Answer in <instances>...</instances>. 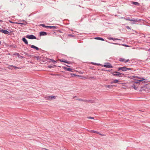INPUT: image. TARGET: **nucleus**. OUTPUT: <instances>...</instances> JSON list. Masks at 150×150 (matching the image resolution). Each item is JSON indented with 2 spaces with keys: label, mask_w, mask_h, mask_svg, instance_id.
<instances>
[{
  "label": "nucleus",
  "mask_w": 150,
  "mask_h": 150,
  "mask_svg": "<svg viewBox=\"0 0 150 150\" xmlns=\"http://www.w3.org/2000/svg\"><path fill=\"white\" fill-rule=\"evenodd\" d=\"M132 68H127L126 67H119L118 68V71H127L128 70H132Z\"/></svg>",
  "instance_id": "f257e3e1"
},
{
  "label": "nucleus",
  "mask_w": 150,
  "mask_h": 150,
  "mask_svg": "<svg viewBox=\"0 0 150 150\" xmlns=\"http://www.w3.org/2000/svg\"><path fill=\"white\" fill-rule=\"evenodd\" d=\"M113 76H118L119 77H123L125 76V75L123 73L115 71L113 72Z\"/></svg>",
  "instance_id": "f03ea898"
},
{
  "label": "nucleus",
  "mask_w": 150,
  "mask_h": 150,
  "mask_svg": "<svg viewBox=\"0 0 150 150\" xmlns=\"http://www.w3.org/2000/svg\"><path fill=\"white\" fill-rule=\"evenodd\" d=\"M26 38H27L31 39H36V37L34 35H27L26 36Z\"/></svg>",
  "instance_id": "7ed1b4c3"
},
{
  "label": "nucleus",
  "mask_w": 150,
  "mask_h": 150,
  "mask_svg": "<svg viewBox=\"0 0 150 150\" xmlns=\"http://www.w3.org/2000/svg\"><path fill=\"white\" fill-rule=\"evenodd\" d=\"M139 79H138V81H139V84H142V83H145V81H144L145 80V79H144V78H139Z\"/></svg>",
  "instance_id": "20e7f679"
},
{
  "label": "nucleus",
  "mask_w": 150,
  "mask_h": 150,
  "mask_svg": "<svg viewBox=\"0 0 150 150\" xmlns=\"http://www.w3.org/2000/svg\"><path fill=\"white\" fill-rule=\"evenodd\" d=\"M119 61L121 62H123L125 63H126L127 62H128L129 61V59H127L126 60H125V59L124 58H120L119 59Z\"/></svg>",
  "instance_id": "39448f33"
},
{
  "label": "nucleus",
  "mask_w": 150,
  "mask_h": 150,
  "mask_svg": "<svg viewBox=\"0 0 150 150\" xmlns=\"http://www.w3.org/2000/svg\"><path fill=\"white\" fill-rule=\"evenodd\" d=\"M47 28H49L50 29H52L54 30H55L57 29V28L56 26H47L46 27Z\"/></svg>",
  "instance_id": "423d86ee"
},
{
  "label": "nucleus",
  "mask_w": 150,
  "mask_h": 150,
  "mask_svg": "<svg viewBox=\"0 0 150 150\" xmlns=\"http://www.w3.org/2000/svg\"><path fill=\"white\" fill-rule=\"evenodd\" d=\"M1 31H2L1 33H4L6 34H7L8 35H9V32L7 30H4L2 29V30H1Z\"/></svg>",
  "instance_id": "0eeeda50"
},
{
  "label": "nucleus",
  "mask_w": 150,
  "mask_h": 150,
  "mask_svg": "<svg viewBox=\"0 0 150 150\" xmlns=\"http://www.w3.org/2000/svg\"><path fill=\"white\" fill-rule=\"evenodd\" d=\"M104 67L107 68H111L112 67V66L110 65V64L108 63L105 64L104 65Z\"/></svg>",
  "instance_id": "6e6552de"
},
{
  "label": "nucleus",
  "mask_w": 150,
  "mask_h": 150,
  "mask_svg": "<svg viewBox=\"0 0 150 150\" xmlns=\"http://www.w3.org/2000/svg\"><path fill=\"white\" fill-rule=\"evenodd\" d=\"M125 18V19L126 20H127V21H134V22H137L138 21L137 19H136V20L132 19H129V18Z\"/></svg>",
  "instance_id": "1a4fd4ad"
},
{
  "label": "nucleus",
  "mask_w": 150,
  "mask_h": 150,
  "mask_svg": "<svg viewBox=\"0 0 150 150\" xmlns=\"http://www.w3.org/2000/svg\"><path fill=\"white\" fill-rule=\"evenodd\" d=\"M47 35V33L46 32H41L40 33V36H44V35Z\"/></svg>",
  "instance_id": "9d476101"
},
{
  "label": "nucleus",
  "mask_w": 150,
  "mask_h": 150,
  "mask_svg": "<svg viewBox=\"0 0 150 150\" xmlns=\"http://www.w3.org/2000/svg\"><path fill=\"white\" fill-rule=\"evenodd\" d=\"M63 68L65 70L67 71H71V72L73 71L72 69L71 68H67L66 67H64Z\"/></svg>",
  "instance_id": "9b49d317"
},
{
  "label": "nucleus",
  "mask_w": 150,
  "mask_h": 150,
  "mask_svg": "<svg viewBox=\"0 0 150 150\" xmlns=\"http://www.w3.org/2000/svg\"><path fill=\"white\" fill-rule=\"evenodd\" d=\"M22 40L23 42H24V43L26 44H28V42L26 39L25 38H22Z\"/></svg>",
  "instance_id": "f8f14e48"
},
{
  "label": "nucleus",
  "mask_w": 150,
  "mask_h": 150,
  "mask_svg": "<svg viewBox=\"0 0 150 150\" xmlns=\"http://www.w3.org/2000/svg\"><path fill=\"white\" fill-rule=\"evenodd\" d=\"M31 47L32 48L35 49L37 50H39V48L38 47L33 45H31Z\"/></svg>",
  "instance_id": "ddd939ff"
},
{
  "label": "nucleus",
  "mask_w": 150,
  "mask_h": 150,
  "mask_svg": "<svg viewBox=\"0 0 150 150\" xmlns=\"http://www.w3.org/2000/svg\"><path fill=\"white\" fill-rule=\"evenodd\" d=\"M95 39H97L98 40H100L102 41H104V40L102 38H100V37H96L95 38Z\"/></svg>",
  "instance_id": "4468645a"
},
{
  "label": "nucleus",
  "mask_w": 150,
  "mask_h": 150,
  "mask_svg": "<svg viewBox=\"0 0 150 150\" xmlns=\"http://www.w3.org/2000/svg\"><path fill=\"white\" fill-rule=\"evenodd\" d=\"M133 4L137 6H138L139 5V3L137 2H133Z\"/></svg>",
  "instance_id": "2eb2a0df"
},
{
  "label": "nucleus",
  "mask_w": 150,
  "mask_h": 150,
  "mask_svg": "<svg viewBox=\"0 0 150 150\" xmlns=\"http://www.w3.org/2000/svg\"><path fill=\"white\" fill-rule=\"evenodd\" d=\"M105 87L106 88H111L112 87V86L108 85H105Z\"/></svg>",
  "instance_id": "dca6fc26"
},
{
  "label": "nucleus",
  "mask_w": 150,
  "mask_h": 150,
  "mask_svg": "<svg viewBox=\"0 0 150 150\" xmlns=\"http://www.w3.org/2000/svg\"><path fill=\"white\" fill-rule=\"evenodd\" d=\"M119 81V80L117 79H115L113 80V83H116Z\"/></svg>",
  "instance_id": "f3484780"
},
{
  "label": "nucleus",
  "mask_w": 150,
  "mask_h": 150,
  "mask_svg": "<svg viewBox=\"0 0 150 150\" xmlns=\"http://www.w3.org/2000/svg\"><path fill=\"white\" fill-rule=\"evenodd\" d=\"M138 81V79H135L134 81V83H137V84L139 83V81Z\"/></svg>",
  "instance_id": "a211bd4d"
},
{
  "label": "nucleus",
  "mask_w": 150,
  "mask_h": 150,
  "mask_svg": "<svg viewBox=\"0 0 150 150\" xmlns=\"http://www.w3.org/2000/svg\"><path fill=\"white\" fill-rule=\"evenodd\" d=\"M132 86L136 90L138 88L137 87H136L135 85L134 84Z\"/></svg>",
  "instance_id": "6ab92c4d"
},
{
  "label": "nucleus",
  "mask_w": 150,
  "mask_h": 150,
  "mask_svg": "<svg viewBox=\"0 0 150 150\" xmlns=\"http://www.w3.org/2000/svg\"><path fill=\"white\" fill-rule=\"evenodd\" d=\"M88 103H94V100H88Z\"/></svg>",
  "instance_id": "aec40b11"
},
{
  "label": "nucleus",
  "mask_w": 150,
  "mask_h": 150,
  "mask_svg": "<svg viewBox=\"0 0 150 150\" xmlns=\"http://www.w3.org/2000/svg\"><path fill=\"white\" fill-rule=\"evenodd\" d=\"M41 25H42L43 27H44L45 28H47V26H46L45 24H41Z\"/></svg>",
  "instance_id": "412c9836"
},
{
  "label": "nucleus",
  "mask_w": 150,
  "mask_h": 150,
  "mask_svg": "<svg viewBox=\"0 0 150 150\" xmlns=\"http://www.w3.org/2000/svg\"><path fill=\"white\" fill-rule=\"evenodd\" d=\"M47 99L49 100H52L50 96L47 97Z\"/></svg>",
  "instance_id": "4be33fe9"
},
{
  "label": "nucleus",
  "mask_w": 150,
  "mask_h": 150,
  "mask_svg": "<svg viewBox=\"0 0 150 150\" xmlns=\"http://www.w3.org/2000/svg\"><path fill=\"white\" fill-rule=\"evenodd\" d=\"M90 132H93V133H97V131H96L92 130H91Z\"/></svg>",
  "instance_id": "5701e85b"
},
{
  "label": "nucleus",
  "mask_w": 150,
  "mask_h": 150,
  "mask_svg": "<svg viewBox=\"0 0 150 150\" xmlns=\"http://www.w3.org/2000/svg\"><path fill=\"white\" fill-rule=\"evenodd\" d=\"M76 100H78L79 101H83V99H82L81 98L77 99H76Z\"/></svg>",
  "instance_id": "b1692460"
},
{
  "label": "nucleus",
  "mask_w": 150,
  "mask_h": 150,
  "mask_svg": "<svg viewBox=\"0 0 150 150\" xmlns=\"http://www.w3.org/2000/svg\"><path fill=\"white\" fill-rule=\"evenodd\" d=\"M126 28L128 29H129V30H130L131 29V28H130V27H129V26H126Z\"/></svg>",
  "instance_id": "393cba45"
},
{
  "label": "nucleus",
  "mask_w": 150,
  "mask_h": 150,
  "mask_svg": "<svg viewBox=\"0 0 150 150\" xmlns=\"http://www.w3.org/2000/svg\"><path fill=\"white\" fill-rule=\"evenodd\" d=\"M51 99H55L56 98V96H50Z\"/></svg>",
  "instance_id": "a878e982"
},
{
  "label": "nucleus",
  "mask_w": 150,
  "mask_h": 150,
  "mask_svg": "<svg viewBox=\"0 0 150 150\" xmlns=\"http://www.w3.org/2000/svg\"><path fill=\"white\" fill-rule=\"evenodd\" d=\"M94 79V77L91 76L89 77V79Z\"/></svg>",
  "instance_id": "bb28decb"
},
{
  "label": "nucleus",
  "mask_w": 150,
  "mask_h": 150,
  "mask_svg": "<svg viewBox=\"0 0 150 150\" xmlns=\"http://www.w3.org/2000/svg\"><path fill=\"white\" fill-rule=\"evenodd\" d=\"M87 118L90 119H94V118L93 117H87Z\"/></svg>",
  "instance_id": "cd10ccee"
},
{
  "label": "nucleus",
  "mask_w": 150,
  "mask_h": 150,
  "mask_svg": "<svg viewBox=\"0 0 150 150\" xmlns=\"http://www.w3.org/2000/svg\"><path fill=\"white\" fill-rule=\"evenodd\" d=\"M13 67H14L15 69H20V68L18 67H15L13 66Z\"/></svg>",
  "instance_id": "c85d7f7f"
},
{
  "label": "nucleus",
  "mask_w": 150,
  "mask_h": 150,
  "mask_svg": "<svg viewBox=\"0 0 150 150\" xmlns=\"http://www.w3.org/2000/svg\"><path fill=\"white\" fill-rule=\"evenodd\" d=\"M61 61V62H65V63H68V64H69V63L68 62H67L66 61H61V60H60Z\"/></svg>",
  "instance_id": "c756f323"
},
{
  "label": "nucleus",
  "mask_w": 150,
  "mask_h": 150,
  "mask_svg": "<svg viewBox=\"0 0 150 150\" xmlns=\"http://www.w3.org/2000/svg\"><path fill=\"white\" fill-rule=\"evenodd\" d=\"M108 39H109V40H112V37H108Z\"/></svg>",
  "instance_id": "7c9ffc66"
},
{
  "label": "nucleus",
  "mask_w": 150,
  "mask_h": 150,
  "mask_svg": "<svg viewBox=\"0 0 150 150\" xmlns=\"http://www.w3.org/2000/svg\"><path fill=\"white\" fill-rule=\"evenodd\" d=\"M69 36H71V37H74V35H72V34H69L68 35Z\"/></svg>",
  "instance_id": "2f4dec72"
},
{
  "label": "nucleus",
  "mask_w": 150,
  "mask_h": 150,
  "mask_svg": "<svg viewBox=\"0 0 150 150\" xmlns=\"http://www.w3.org/2000/svg\"><path fill=\"white\" fill-rule=\"evenodd\" d=\"M11 67H13V65H10L8 67V69H10Z\"/></svg>",
  "instance_id": "473e14b6"
},
{
  "label": "nucleus",
  "mask_w": 150,
  "mask_h": 150,
  "mask_svg": "<svg viewBox=\"0 0 150 150\" xmlns=\"http://www.w3.org/2000/svg\"><path fill=\"white\" fill-rule=\"evenodd\" d=\"M83 101L85 102H88V100H83Z\"/></svg>",
  "instance_id": "72a5a7b5"
},
{
  "label": "nucleus",
  "mask_w": 150,
  "mask_h": 150,
  "mask_svg": "<svg viewBox=\"0 0 150 150\" xmlns=\"http://www.w3.org/2000/svg\"><path fill=\"white\" fill-rule=\"evenodd\" d=\"M113 40H118V39L117 38H113Z\"/></svg>",
  "instance_id": "f704fd0d"
},
{
  "label": "nucleus",
  "mask_w": 150,
  "mask_h": 150,
  "mask_svg": "<svg viewBox=\"0 0 150 150\" xmlns=\"http://www.w3.org/2000/svg\"><path fill=\"white\" fill-rule=\"evenodd\" d=\"M51 60L52 61V62H54V63L55 62H56L54 61L53 59H51Z\"/></svg>",
  "instance_id": "c9c22d12"
},
{
  "label": "nucleus",
  "mask_w": 150,
  "mask_h": 150,
  "mask_svg": "<svg viewBox=\"0 0 150 150\" xmlns=\"http://www.w3.org/2000/svg\"><path fill=\"white\" fill-rule=\"evenodd\" d=\"M2 30V29L0 28V32H1L2 31H1V30Z\"/></svg>",
  "instance_id": "e433bc0d"
},
{
  "label": "nucleus",
  "mask_w": 150,
  "mask_h": 150,
  "mask_svg": "<svg viewBox=\"0 0 150 150\" xmlns=\"http://www.w3.org/2000/svg\"><path fill=\"white\" fill-rule=\"evenodd\" d=\"M97 133V134H99V133H99V132H97V133Z\"/></svg>",
  "instance_id": "4c0bfd02"
},
{
  "label": "nucleus",
  "mask_w": 150,
  "mask_h": 150,
  "mask_svg": "<svg viewBox=\"0 0 150 150\" xmlns=\"http://www.w3.org/2000/svg\"><path fill=\"white\" fill-rule=\"evenodd\" d=\"M76 97V96H74L73 97V98H75Z\"/></svg>",
  "instance_id": "58836bf2"
},
{
  "label": "nucleus",
  "mask_w": 150,
  "mask_h": 150,
  "mask_svg": "<svg viewBox=\"0 0 150 150\" xmlns=\"http://www.w3.org/2000/svg\"><path fill=\"white\" fill-rule=\"evenodd\" d=\"M52 67V66H49V68H51V67Z\"/></svg>",
  "instance_id": "ea45409f"
},
{
  "label": "nucleus",
  "mask_w": 150,
  "mask_h": 150,
  "mask_svg": "<svg viewBox=\"0 0 150 150\" xmlns=\"http://www.w3.org/2000/svg\"><path fill=\"white\" fill-rule=\"evenodd\" d=\"M99 134L100 135H102L101 134H100V133H99Z\"/></svg>",
  "instance_id": "a19ab883"
},
{
  "label": "nucleus",
  "mask_w": 150,
  "mask_h": 150,
  "mask_svg": "<svg viewBox=\"0 0 150 150\" xmlns=\"http://www.w3.org/2000/svg\"><path fill=\"white\" fill-rule=\"evenodd\" d=\"M3 21H2V20H0V22H2Z\"/></svg>",
  "instance_id": "79ce46f5"
},
{
  "label": "nucleus",
  "mask_w": 150,
  "mask_h": 150,
  "mask_svg": "<svg viewBox=\"0 0 150 150\" xmlns=\"http://www.w3.org/2000/svg\"><path fill=\"white\" fill-rule=\"evenodd\" d=\"M17 55H19V54L18 53H17V54H16Z\"/></svg>",
  "instance_id": "37998d69"
},
{
  "label": "nucleus",
  "mask_w": 150,
  "mask_h": 150,
  "mask_svg": "<svg viewBox=\"0 0 150 150\" xmlns=\"http://www.w3.org/2000/svg\"><path fill=\"white\" fill-rule=\"evenodd\" d=\"M1 42L0 41V44H1Z\"/></svg>",
  "instance_id": "c03bdc74"
},
{
  "label": "nucleus",
  "mask_w": 150,
  "mask_h": 150,
  "mask_svg": "<svg viewBox=\"0 0 150 150\" xmlns=\"http://www.w3.org/2000/svg\"><path fill=\"white\" fill-rule=\"evenodd\" d=\"M67 66V67H70V66Z\"/></svg>",
  "instance_id": "a18cd8bd"
},
{
  "label": "nucleus",
  "mask_w": 150,
  "mask_h": 150,
  "mask_svg": "<svg viewBox=\"0 0 150 150\" xmlns=\"http://www.w3.org/2000/svg\"><path fill=\"white\" fill-rule=\"evenodd\" d=\"M96 64L95 63V64Z\"/></svg>",
  "instance_id": "49530a36"
},
{
  "label": "nucleus",
  "mask_w": 150,
  "mask_h": 150,
  "mask_svg": "<svg viewBox=\"0 0 150 150\" xmlns=\"http://www.w3.org/2000/svg\"><path fill=\"white\" fill-rule=\"evenodd\" d=\"M26 53V54H27V53Z\"/></svg>",
  "instance_id": "de8ad7c7"
}]
</instances>
